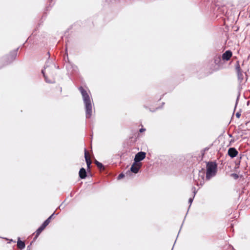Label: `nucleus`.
Segmentation results:
<instances>
[{
  "label": "nucleus",
  "instance_id": "10",
  "mask_svg": "<svg viewBox=\"0 0 250 250\" xmlns=\"http://www.w3.org/2000/svg\"><path fill=\"white\" fill-rule=\"evenodd\" d=\"M84 158L85 159L86 163L88 168H90L91 161L90 160V156L86 149L84 150Z\"/></svg>",
  "mask_w": 250,
  "mask_h": 250
},
{
  "label": "nucleus",
  "instance_id": "9",
  "mask_svg": "<svg viewBox=\"0 0 250 250\" xmlns=\"http://www.w3.org/2000/svg\"><path fill=\"white\" fill-rule=\"evenodd\" d=\"M232 56V52L229 50L226 51L222 55V59L225 61H229Z\"/></svg>",
  "mask_w": 250,
  "mask_h": 250
},
{
  "label": "nucleus",
  "instance_id": "15",
  "mask_svg": "<svg viewBox=\"0 0 250 250\" xmlns=\"http://www.w3.org/2000/svg\"><path fill=\"white\" fill-rule=\"evenodd\" d=\"M16 55H17V51H14V52L11 53V54L10 55V58H11L10 62H11L12 61H13L15 59Z\"/></svg>",
  "mask_w": 250,
  "mask_h": 250
},
{
  "label": "nucleus",
  "instance_id": "12",
  "mask_svg": "<svg viewBox=\"0 0 250 250\" xmlns=\"http://www.w3.org/2000/svg\"><path fill=\"white\" fill-rule=\"evenodd\" d=\"M46 227L44 226L43 224L36 230V236L35 238H37L38 236L40 234L42 231L45 229Z\"/></svg>",
  "mask_w": 250,
  "mask_h": 250
},
{
  "label": "nucleus",
  "instance_id": "21",
  "mask_svg": "<svg viewBox=\"0 0 250 250\" xmlns=\"http://www.w3.org/2000/svg\"><path fill=\"white\" fill-rule=\"evenodd\" d=\"M145 130L146 129L145 128H141V129H140V132H143L145 131Z\"/></svg>",
  "mask_w": 250,
  "mask_h": 250
},
{
  "label": "nucleus",
  "instance_id": "14",
  "mask_svg": "<svg viewBox=\"0 0 250 250\" xmlns=\"http://www.w3.org/2000/svg\"><path fill=\"white\" fill-rule=\"evenodd\" d=\"M54 213H53L49 218H48L43 223V225L46 227L50 223V220L54 215Z\"/></svg>",
  "mask_w": 250,
  "mask_h": 250
},
{
  "label": "nucleus",
  "instance_id": "3",
  "mask_svg": "<svg viewBox=\"0 0 250 250\" xmlns=\"http://www.w3.org/2000/svg\"><path fill=\"white\" fill-rule=\"evenodd\" d=\"M194 181L197 186H202L205 182V174L203 171H199L197 175H194Z\"/></svg>",
  "mask_w": 250,
  "mask_h": 250
},
{
  "label": "nucleus",
  "instance_id": "1",
  "mask_svg": "<svg viewBox=\"0 0 250 250\" xmlns=\"http://www.w3.org/2000/svg\"><path fill=\"white\" fill-rule=\"evenodd\" d=\"M82 95L83 103L85 106L86 117L89 118L92 115V105L90 96L87 91L82 87L79 88Z\"/></svg>",
  "mask_w": 250,
  "mask_h": 250
},
{
  "label": "nucleus",
  "instance_id": "6",
  "mask_svg": "<svg viewBox=\"0 0 250 250\" xmlns=\"http://www.w3.org/2000/svg\"><path fill=\"white\" fill-rule=\"evenodd\" d=\"M141 167V163L134 162L131 167L130 171L134 173H137L138 172Z\"/></svg>",
  "mask_w": 250,
  "mask_h": 250
},
{
  "label": "nucleus",
  "instance_id": "4",
  "mask_svg": "<svg viewBox=\"0 0 250 250\" xmlns=\"http://www.w3.org/2000/svg\"><path fill=\"white\" fill-rule=\"evenodd\" d=\"M42 73L43 74V76L44 77V79L46 81V82H48V83H52V81H48L47 80V75H50L51 74V71H50V69L49 68V67L46 65L45 67H44V70H42Z\"/></svg>",
  "mask_w": 250,
  "mask_h": 250
},
{
  "label": "nucleus",
  "instance_id": "8",
  "mask_svg": "<svg viewBox=\"0 0 250 250\" xmlns=\"http://www.w3.org/2000/svg\"><path fill=\"white\" fill-rule=\"evenodd\" d=\"M236 70L237 71L238 78L241 82L243 79V75L242 74L241 69L240 68L238 62H237V64L236 65Z\"/></svg>",
  "mask_w": 250,
  "mask_h": 250
},
{
  "label": "nucleus",
  "instance_id": "16",
  "mask_svg": "<svg viewBox=\"0 0 250 250\" xmlns=\"http://www.w3.org/2000/svg\"><path fill=\"white\" fill-rule=\"evenodd\" d=\"M192 190H193V193H194V195H193V197H194V196L196 194V191H195V188L194 187L192 188ZM193 198H190L188 200V203L190 204V205H191V204L192 203V201H193Z\"/></svg>",
  "mask_w": 250,
  "mask_h": 250
},
{
  "label": "nucleus",
  "instance_id": "7",
  "mask_svg": "<svg viewBox=\"0 0 250 250\" xmlns=\"http://www.w3.org/2000/svg\"><path fill=\"white\" fill-rule=\"evenodd\" d=\"M228 153L231 158H234L237 155L238 152L234 147H230L229 149Z\"/></svg>",
  "mask_w": 250,
  "mask_h": 250
},
{
  "label": "nucleus",
  "instance_id": "11",
  "mask_svg": "<svg viewBox=\"0 0 250 250\" xmlns=\"http://www.w3.org/2000/svg\"><path fill=\"white\" fill-rule=\"evenodd\" d=\"M79 176L81 179H84L86 176V172L84 168L80 169L79 171Z\"/></svg>",
  "mask_w": 250,
  "mask_h": 250
},
{
  "label": "nucleus",
  "instance_id": "22",
  "mask_svg": "<svg viewBox=\"0 0 250 250\" xmlns=\"http://www.w3.org/2000/svg\"><path fill=\"white\" fill-rule=\"evenodd\" d=\"M51 67L54 69L55 67V66L53 64H51Z\"/></svg>",
  "mask_w": 250,
  "mask_h": 250
},
{
  "label": "nucleus",
  "instance_id": "5",
  "mask_svg": "<svg viewBox=\"0 0 250 250\" xmlns=\"http://www.w3.org/2000/svg\"><path fill=\"white\" fill-rule=\"evenodd\" d=\"M146 153L144 152H139L137 153L134 158V162L138 163L140 161L144 160L146 157Z\"/></svg>",
  "mask_w": 250,
  "mask_h": 250
},
{
  "label": "nucleus",
  "instance_id": "17",
  "mask_svg": "<svg viewBox=\"0 0 250 250\" xmlns=\"http://www.w3.org/2000/svg\"><path fill=\"white\" fill-rule=\"evenodd\" d=\"M95 163L97 165V166L98 167V168H99L100 169L103 167V164L102 163L99 162L97 160H95Z\"/></svg>",
  "mask_w": 250,
  "mask_h": 250
},
{
  "label": "nucleus",
  "instance_id": "18",
  "mask_svg": "<svg viewBox=\"0 0 250 250\" xmlns=\"http://www.w3.org/2000/svg\"><path fill=\"white\" fill-rule=\"evenodd\" d=\"M220 61V57H218V58L215 59V60H214L215 63H216V64L219 63Z\"/></svg>",
  "mask_w": 250,
  "mask_h": 250
},
{
  "label": "nucleus",
  "instance_id": "2",
  "mask_svg": "<svg viewBox=\"0 0 250 250\" xmlns=\"http://www.w3.org/2000/svg\"><path fill=\"white\" fill-rule=\"evenodd\" d=\"M217 172V165L215 162H209L207 165L206 179H210L214 176Z\"/></svg>",
  "mask_w": 250,
  "mask_h": 250
},
{
  "label": "nucleus",
  "instance_id": "20",
  "mask_svg": "<svg viewBox=\"0 0 250 250\" xmlns=\"http://www.w3.org/2000/svg\"><path fill=\"white\" fill-rule=\"evenodd\" d=\"M240 116H241L240 112H238L236 113V116L237 118H240Z\"/></svg>",
  "mask_w": 250,
  "mask_h": 250
},
{
  "label": "nucleus",
  "instance_id": "23",
  "mask_svg": "<svg viewBox=\"0 0 250 250\" xmlns=\"http://www.w3.org/2000/svg\"><path fill=\"white\" fill-rule=\"evenodd\" d=\"M237 104V102H236V104ZM236 106V105H235V106Z\"/></svg>",
  "mask_w": 250,
  "mask_h": 250
},
{
  "label": "nucleus",
  "instance_id": "19",
  "mask_svg": "<svg viewBox=\"0 0 250 250\" xmlns=\"http://www.w3.org/2000/svg\"><path fill=\"white\" fill-rule=\"evenodd\" d=\"M124 177V175L123 173L119 174L118 176V179H120Z\"/></svg>",
  "mask_w": 250,
  "mask_h": 250
},
{
  "label": "nucleus",
  "instance_id": "13",
  "mask_svg": "<svg viewBox=\"0 0 250 250\" xmlns=\"http://www.w3.org/2000/svg\"><path fill=\"white\" fill-rule=\"evenodd\" d=\"M17 246L20 249L22 250L25 248V246L24 243L19 239L17 242Z\"/></svg>",
  "mask_w": 250,
  "mask_h": 250
}]
</instances>
